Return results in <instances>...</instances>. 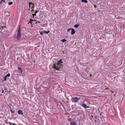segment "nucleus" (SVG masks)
Segmentation results:
<instances>
[{"label": "nucleus", "mask_w": 125, "mask_h": 125, "mask_svg": "<svg viewBox=\"0 0 125 125\" xmlns=\"http://www.w3.org/2000/svg\"><path fill=\"white\" fill-rule=\"evenodd\" d=\"M21 30L20 29V27H19L18 29L17 35L16 37H15V38H16L18 40H20L21 38Z\"/></svg>", "instance_id": "1"}, {"label": "nucleus", "mask_w": 125, "mask_h": 125, "mask_svg": "<svg viewBox=\"0 0 125 125\" xmlns=\"http://www.w3.org/2000/svg\"><path fill=\"white\" fill-rule=\"evenodd\" d=\"M53 68L55 69L56 70H59L60 68H62V64H61L58 66H56L55 64H54L52 66Z\"/></svg>", "instance_id": "2"}, {"label": "nucleus", "mask_w": 125, "mask_h": 125, "mask_svg": "<svg viewBox=\"0 0 125 125\" xmlns=\"http://www.w3.org/2000/svg\"><path fill=\"white\" fill-rule=\"evenodd\" d=\"M80 99V98H78L77 97H76L74 99L73 102L74 103L77 102Z\"/></svg>", "instance_id": "3"}, {"label": "nucleus", "mask_w": 125, "mask_h": 125, "mask_svg": "<svg viewBox=\"0 0 125 125\" xmlns=\"http://www.w3.org/2000/svg\"><path fill=\"white\" fill-rule=\"evenodd\" d=\"M82 106L85 109L87 108H89V107L87 106L86 104H83V103H82Z\"/></svg>", "instance_id": "4"}, {"label": "nucleus", "mask_w": 125, "mask_h": 125, "mask_svg": "<svg viewBox=\"0 0 125 125\" xmlns=\"http://www.w3.org/2000/svg\"><path fill=\"white\" fill-rule=\"evenodd\" d=\"M18 114L19 115H23V112L22 111L19 110L18 111Z\"/></svg>", "instance_id": "5"}, {"label": "nucleus", "mask_w": 125, "mask_h": 125, "mask_svg": "<svg viewBox=\"0 0 125 125\" xmlns=\"http://www.w3.org/2000/svg\"><path fill=\"white\" fill-rule=\"evenodd\" d=\"M71 34L72 35H73L75 33V30L74 29L72 28L71 29Z\"/></svg>", "instance_id": "6"}, {"label": "nucleus", "mask_w": 125, "mask_h": 125, "mask_svg": "<svg viewBox=\"0 0 125 125\" xmlns=\"http://www.w3.org/2000/svg\"><path fill=\"white\" fill-rule=\"evenodd\" d=\"M18 69L21 72V73H22L23 72V70L22 68L19 67H18Z\"/></svg>", "instance_id": "7"}, {"label": "nucleus", "mask_w": 125, "mask_h": 125, "mask_svg": "<svg viewBox=\"0 0 125 125\" xmlns=\"http://www.w3.org/2000/svg\"><path fill=\"white\" fill-rule=\"evenodd\" d=\"M71 125H76V123L75 121H73V122H71L70 123Z\"/></svg>", "instance_id": "8"}, {"label": "nucleus", "mask_w": 125, "mask_h": 125, "mask_svg": "<svg viewBox=\"0 0 125 125\" xmlns=\"http://www.w3.org/2000/svg\"><path fill=\"white\" fill-rule=\"evenodd\" d=\"M9 31L7 30L3 31L4 34H8L9 33Z\"/></svg>", "instance_id": "9"}, {"label": "nucleus", "mask_w": 125, "mask_h": 125, "mask_svg": "<svg viewBox=\"0 0 125 125\" xmlns=\"http://www.w3.org/2000/svg\"><path fill=\"white\" fill-rule=\"evenodd\" d=\"M60 62H59V61H57V63L56 64H55L56 65V66H58L59 65H60Z\"/></svg>", "instance_id": "10"}, {"label": "nucleus", "mask_w": 125, "mask_h": 125, "mask_svg": "<svg viewBox=\"0 0 125 125\" xmlns=\"http://www.w3.org/2000/svg\"><path fill=\"white\" fill-rule=\"evenodd\" d=\"M60 62H59V61H57V63L56 64H55L56 65V66H58L59 65H60Z\"/></svg>", "instance_id": "11"}, {"label": "nucleus", "mask_w": 125, "mask_h": 125, "mask_svg": "<svg viewBox=\"0 0 125 125\" xmlns=\"http://www.w3.org/2000/svg\"><path fill=\"white\" fill-rule=\"evenodd\" d=\"M37 21L36 20H33L31 19H30V21H29V22L31 24H32V21Z\"/></svg>", "instance_id": "12"}, {"label": "nucleus", "mask_w": 125, "mask_h": 125, "mask_svg": "<svg viewBox=\"0 0 125 125\" xmlns=\"http://www.w3.org/2000/svg\"><path fill=\"white\" fill-rule=\"evenodd\" d=\"M81 1L82 2H84L85 3H87L88 2L86 0H81Z\"/></svg>", "instance_id": "13"}, {"label": "nucleus", "mask_w": 125, "mask_h": 125, "mask_svg": "<svg viewBox=\"0 0 125 125\" xmlns=\"http://www.w3.org/2000/svg\"><path fill=\"white\" fill-rule=\"evenodd\" d=\"M50 32V31H43V33H46V34H48Z\"/></svg>", "instance_id": "14"}, {"label": "nucleus", "mask_w": 125, "mask_h": 125, "mask_svg": "<svg viewBox=\"0 0 125 125\" xmlns=\"http://www.w3.org/2000/svg\"><path fill=\"white\" fill-rule=\"evenodd\" d=\"M79 25V24H75L74 26V27L76 28H77L78 27Z\"/></svg>", "instance_id": "15"}, {"label": "nucleus", "mask_w": 125, "mask_h": 125, "mask_svg": "<svg viewBox=\"0 0 125 125\" xmlns=\"http://www.w3.org/2000/svg\"><path fill=\"white\" fill-rule=\"evenodd\" d=\"M29 9H28V10H30V6H31V4H33V3L31 2H29Z\"/></svg>", "instance_id": "16"}, {"label": "nucleus", "mask_w": 125, "mask_h": 125, "mask_svg": "<svg viewBox=\"0 0 125 125\" xmlns=\"http://www.w3.org/2000/svg\"><path fill=\"white\" fill-rule=\"evenodd\" d=\"M10 111L11 112V113H12L15 112V110H14L13 111L12 109H10Z\"/></svg>", "instance_id": "17"}, {"label": "nucleus", "mask_w": 125, "mask_h": 125, "mask_svg": "<svg viewBox=\"0 0 125 125\" xmlns=\"http://www.w3.org/2000/svg\"><path fill=\"white\" fill-rule=\"evenodd\" d=\"M13 3V2H8V4H9V5H12V4Z\"/></svg>", "instance_id": "18"}, {"label": "nucleus", "mask_w": 125, "mask_h": 125, "mask_svg": "<svg viewBox=\"0 0 125 125\" xmlns=\"http://www.w3.org/2000/svg\"><path fill=\"white\" fill-rule=\"evenodd\" d=\"M66 41H67V40L65 39H62V42H65Z\"/></svg>", "instance_id": "19"}, {"label": "nucleus", "mask_w": 125, "mask_h": 125, "mask_svg": "<svg viewBox=\"0 0 125 125\" xmlns=\"http://www.w3.org/2000/svg\"><path fill=\"white\" fill-rule=\"evenodd\" d=\"M10 73H8L7 75H6V77H9V76H10Z\"/></svg>", "instance_id": "20"}, {"label": "nucleus", "mask_w": 125, "mask_h": 125, "mask_svg": "<svg viewBox=\"0 0 125 125\" xmlns=\"http://www.w3.org/2000/svg\"><path fill=\"white\" fill-rule=\"evenodd\" d=\"M7 77H6V76H5V77H4V79L3 81H5L6 80V78H7Z\"/></svg>", "instance_id": "21"}, {"label": "nucleus", "mask_w": 125, "mask_h": 125, "mask_svg": "<svg viewBox=\"0 0 125 125\" xmlns=\"http://www.w3.org/2000/svg\"><path fill=\"white\" fill-rule=\"evenodd\" d=\"M32 4V6L31 7V9H33V8H34V3H33Z\"/></svg>", "instance_id": "22"}, {"label": "nucleus", "mask_w": 125, "mask_h": 125, "mask_svg": "<svg viewBox=\"0 0 125 125\" xmlns=\"http://www.w3.org/2000/svg\"><path fill=\"white\" fill-rule=\"evenodd\" d=\"M72 29L71 28H70V29H69L68 30H67V32H69V31H71V29Z\"/></svg>", "instance_id": "23"}, {"label": "nucleus", "mask_w": 125, "mask_h": 125, "mask_svg": "<svg viewBox=\"0 0 125 125\" xmlns=\"http://www.w3.org/2000/svg\"><path fill=\"white\" fill-rule=\"evenodd\" d=\"M59 61L61 63H63L61 59H60Z\"/></svg>", "instance_id": "24"}, {"label": "nucleus", "mask_w": 125, "mask_h": 125, "mask_svg": "<svg viewBox=\"0 0 125 125\" xmlns=\"http://www.w3.org/2000/svg\"><path fill=\"white\" fill-rule=\"evenodd\" d=\"M32 15L33 16V18L34 17V16H36V14L35 13V14H32Z\"/></svg>", "instance_id": "25"}, {"label": "nucleus", "mask_w": 125, "mask_h": 125, "mask_svg": "<svg viewBox=\"0 0 125 125\" xmlns=\"http://www.w3.org/2000/svg\"><path fill=\"white\" fill-rule=\"evenodd\" d=\"M1 1L2 2H3L4 3H5V0H1Z\"/></svg>", "instance_id": "26"}, {"label": "nucleus", "mask_w": 125, "mask_h": 125, "mask_svg": "<svg viewBox=\"0 0 125 125\" xmlns=\"http://www.w3.org/2000/svg\"><path fill=\"white\" fill-rule=\"evenodd\" d=\"M5 92H8V90L6 89H5Z\"/></svg>", "instance_id": "27"}, {"label": "nucleus", "mask_w": 125, "mask_h": 125, "mask_svg": "<svg viewBox=\"0 0 125 125\" xmlns=\"http://www.w3.org/2000/svg\"><path fill=\"white\" fill-rule=\"evenodd\" d=\"M38 12V11L37 10H36L35 11V13H37Z\"/></svg>", "instance_id": "28"}, {"label": "nucleus", "mask_w": 125, "mask_h": 125, "mask_svg": "<svg viewBox=\"0 0 125 125\" xmlns=\"http://www.w3.org/2000/svg\"><path fill=\"white\" fill-rule=\"evenodd\" d=\"M43 32H40V34L41 35H42L43 34Z\"/></svg>", "instance_id": "29"}, {"label": "nucleus", "mask_w": 125, "mask_h": 125, "mask_svg": "<svg viewBox=\"0 0 125 125\" xmlns=\"http://www.w3.org/2000/svg\"><path fill=\"white\" fill-rule=\"evenodd\" d=\"M71 118H69L68 119V120L69 121H70L71 120Z\"/></svg>", "instance_id": "30"}, {"label": "nucleus", "mask_w": 125, "mask_h": 125, "mask_svg": "<svg viewBox=\"0 0 125 125\" xmlns=\"http://www.w3.org/2000/svg\"><path fill=\"white\" fill-rule=\"evenodd\" d=\"M94 8H96V5H94Z\"/></svg>", "instance_id": "31"}, {"label": "nucleus", "mask_w": 125, "mask_h": 125, "mask_svg": "<svg viewBox=\"0 0 125 125\" xmlns=\"http://www.w3.org/2000/svg\"><path fill=\"white\" fill-rule=\"evenodd\" d=\"M109 88H105V90H107V89H108Z\"/></svg>", "instance_id": "32"}, {"label": "nucleus", "mask_w": 125, "mask_h": 125, "mask_svg": "<svg viewBox=\"0 0 125 125\" xmlns=\"http://www.w3.org/2000/svg\"><path fill=\"white\" fill-rule=\"evenodd\" d=\"M38 22L39 23H41V21H38Z\"/></svg>", "instance_id": "33"}, {"label": "nucleus", "mask_w": 125, "mask_h": 125, "mask_svg": "<svg viewBox=\"0 0 125 125\" xmlns=\"http://www.w3.org/2000/svg\"><path fill=\"white\" fill-rule=\"evenodd\" d=\"M12 125H16L14 123L12 124Z\"/></svg>", "instance_id": "34"}, {"label": "nucleus", "mask_w": 125, "mask_h": 125, "mask_svg": "<svg viewBox=\"0 0 125 125\" xmlns=\"http://www.w3.org/2000/svg\"><path fill=\"white\" fill-rule=\"evenodd\" d=\"M34 10H33V9H32V10L31 11V12H32V11H33Z\"/></svg>", "instance_id": "35"}, {"label": "nucleus", "mask_w": 125, "mask_h": 125, "mask_svg": "<svg viewBox=\"0 0 125 125\" xmlns=\"http://www.w3.org/2000/svg\"><path fill=\"white\" fill-rule=\"evenodd\" d=\"M4 27H3V29L2 30V31L4 29Z\"/></svg>", "instance_id": "36"}, {"label": "nucleus", "mask_w": 125, "mask_h": 125, "mask_svg": "<svg viewBox=\"0 0 125 125\" xmlns=\"http://www.w3.org/2000/svg\"><path fill=\"white\" fill-rule=\"evenodd\" d=\"M2 93H3L4 92L3 91V90L2 91Z\"/></svg>", "instance_id": "37"}, {"label": "nucleus", "mask_w": 125, "mask_h": 125, "mask_svg": "<svg viewBox=\"0 0 125 125\" xmlns=\"http://www.w3.org/2000/svg\"><path fill=\"white\" fill-rule=\"evenodd\" d=\"M91 117H92V118L93 117V115H91Z\"/></svg>", "instance_id": "38"}, {"label": "nucleus", "mask_w": 125, "mask_h": 125, "mask_svg": "<svg viewBox=\"0 0 125 125\" xmlns=\"http://www.w3.org/2000/svg\"><path fill=\"white\" fill-rule=\"evenodd\" d=\"M2 2H1V1H0V4Z\"/></svg>", "instance_id": "39"}, {"label": "nucleus", "mask_w": 125, "mask_h": 125, "mask_svg": "<svg viewBox=\"0 0 125 125\" xmlns=\"http://www.w3.org/2000/svg\"><path fill=\"white\" fill-rule=\"evenodd\" d=\"M9 123H10V124H11V123L10 122H9Z\"/></svg>", "instance_id": "40"}, {"label": "nucleus", "mask_w": 125, "mask_h": 125, "mask_svg": "<svg viewBox=\"0 0 125 125\" xmlns=\"http://www.w3.org/2000/svg\"><path fill=\"white\" fill-rule=\"evenodd\" d=\"M91 74H90V76H91Z\"/></svg>", "instance_id": "41"}, {"label": "nucleus", "mask_w": 125, "mask_h": 125, "mask_svg": "<svg viewBox=\"0 0 125 125\" xmlns=\"http://www.w3.org/2000/svg\"><path fill=\"white\" fill-rule=\"evenodd\" d=\"M91 120H92V118H91Z\"/></svg>", "instance_id": "42"}, {"label": "nucleus", "mask_w": 125, "mask_h": 125, "mask_svg": "<svg viewBox=\"0 0 125 125\" xmlns=\"http://www.w3.org/2000/svg\"><path fill=\"white\" fill-rule=\"evenodd\" d=\"M37 23V22H36V23Z\"/></svg>", "instance_id": "43"}]
</instances>
